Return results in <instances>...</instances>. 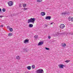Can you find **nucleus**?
<instances>
[{"mask_svg":"<svg viewBox=\"0 0 73 73\" xmlns=\"http://www.w3.org/2000/svg\"><path fill=\"white\" fill-rule=\"evenodd\" d=\"M26 5H27V4H26L25 3L23 5V7H26Z\"/></svg>","mask_w":73,"mask_h":73,"instance_id":"19","label":"nucleus"},{"mask_svg":"<svg viewBox=\"0 0 73 73\" xmlns=\"http://www.w3.org/2000/svg\"><path fill=\"white\" fill-rule=\"evenodd\" d=\"M32 68H33V69L35 68V65H33L32 66Z\"/></svg>","mask_w":73,"mask_h":73,"instance_id":"20","label":"nucleus"},{"mask_svg":"<svg viewBox=\"0 0 73 73\" xmlns=\"http://www.w3.org/2000/svg\"><path fill=\"white\" fill-rule=\"evenodd\" d=\"M62 46H66V44H63L62 45Z\"/></svg>","mask_w":73,"mask_h":73,"instance_id":"23","label":"nucleus"},{"mask_svg":"<svg viewBox=\"0 0 73 73\" xmlns=\"http://www.w3.org/2000/svg\"><path fill=\"white\" fill-rule=\"evenodd\" d=\"M23 51H24V52H27V50L25 48H24L23 49Z\"/></svg>","mask_w":73,"mask_h":73,"instance_id":"22","label":"nucleus"},{"mask_svg":"<svg viewBox=\"0 0 73 73\" xmlns=\"http://www.w3.org/2000/svg\"><path fill=\"white\" fill-rule=\"evenodd\" d=\"M0 17L2 18V17H3V16H2V15H0Z\"/></svg>","mask_w":73,"mask_h":73,"instance_id":"33","label":"nucleus"},{"mask_svg":"<svg viewBox=\"0 0 73 73\" xmlns=\"http://www.w3.org/2000/svg\"><path fill=\"white\" fill-rule=\"evenodd\" d=\"M48 38H49V39H50V36H49L48 37Z\"/></svg>","mask_w":73,"mask_h":73,"instance_id":"34","label":"nucleus"},{"mask_svg":"<svg viewBox=\"0 0 73 73\" xmlns=\"http://www.w3.org/2000/svg\"><path fill=\"white\" fill-rule=\"evenodd\" d=\"M44 42H39L38 44V45H42L43 44Z\"/></svg>","mask_w":73,"mask_h":73,"instance_id":"9","label":"nucleus"},{"mask_svg":"<svg viewBox=\"0 0 73 73\" xmlns=\"http://www.w3.org/2000/svg\"><path fill=\"white\" fill-rule=\"evenodd\" d=\"M20 57H19V60H20Z\"/></svg>","mask_w":73,"mask_h":73,"instance_id":"36","label":"nucleus"},{"mask_svg":"<svg viewBox=\"0 0 73 73\" xmlns=\"http://www.w3.org/2000/svg\"><path fill=\"white\" fill-rule=\"evenodd\" d=\"M50 19H51V17L50 16H47L45 18V19L46 20H50Z\"/></svg>","mask_w":73,"mask_h":73,"instance_id":"5","label":"nucleus"},{"mask_svg":"<svg viewBox=\"0 0 73 73\" xmlns=\"http://www.w3.org/2000/svg\"><path fill=\"white\" fill-rule=\"evenodd\" d=\"M2 11L3 12H5V8H3L2 9Z\"/></svg>","mask_w":73,"mask_h":73,"instance_id":"21","label":"nucleus"},{"mask_svg":"<svg viewBox=\"0 0 73 73\" xmlns=\"http://www.w3.org/2000/svg\"><path fill=\"white\" fill-rule=\"evenodd\" d=\"M10 27L9 26H7V28H10Z\"/></svg>","mask_w":73,"mask_h":73,"instance_id":"32","label":"nucleus"},{"mask_svg":"<svg viewBox=\"0 0 73 73\" xmlns=\"http://www.w3.org/2000/svg\"><path fill=\"white\" fill-rule=\"evenodd\" d=\"M64 27H65V25H64V24H62L60 25V28L63 29V28H64Z\"/></svg>","mask_w":73,"mask_h":73,"instance_id":"6","label":"nucleus"},{"mask_svg":"<svg viewBox=\"0 0 73 73\" xmlns=\"http://www.w3.org/2000/svg\"><path fill=\"white\" fill-rule=\"evenodd\" d=\"M12 36V33H10L8 34V36Z\"/></svg>","mask_w":73,"mask_h":73,"instance_id":"15","label":"nucleus"},{"mask_svg":"<svg viewBox=\"0 0 73 73\" xmlns=\"http://www.w3.org/2000/svg\"><path fill=\"white\" fill-rule=\"evenodd\" d=\"M29 42V40H25L24 41V43H26V42Z\"/></svg>","mask_w":73,"mask_h":73,"instance_id":"12","label":"nucleus"},{"mask_svg":"<svg viewBox=\"0 0 73 73\" xmlns=\"http://www.w3.org/2000/svg\"><path fill=\"white\" fill-rule=\"evenodd\" d=\"M68 20L69 21H70L72 20V17H69L68 18Z\"/></svg>","mask_w":73,"mask_h":73,"instance_id":"14","label":"nucleus"},{"mask_svg":"<svg viewBox=\"0 0 73 73\" xmlns=\"http://www.w3.org/2000/svg\"><path fill=\"white\" fill-rule=\"evenodd\" d=\"M50 25H52V24H53V23H51L50 24Z\"/></svg>","mask_w":73,"mask_h":73,"instance_id":"35","label":"nucleus"},{"mask_svg":"<svg viewBox=\"0 0 73 73\" xmlns=\"http://www.w3.org/2000/svg\"><path fill=\"white\" fill-rule=\"evenodd\" d=\"M58 35H61V34L60 33H58Z\"/></svg>","mask_w":73,"mask_h":73,"instance_id":"30","label":"nucleus"},{"mask_svg":"<svg viewBox=\"0 0 73 73\" xmlns=\"http://www.w3.org/2000/svg\"><path fill=\"white\" fill-rule=\"evenodd\" d=\"M61 15H69V12H64L61 13Z\"/></svg>","mask_w":73,"mask_h":73,"instance_id":"4","label":"nucleus"},{"mask_svg":"<svg viewBox=\"0 0 73 73\" xmlns=\"http://www.w3.org/2000/svg\"><path fill=\"white\" fill-rule=\"evenodd\" d=\"M69 62H70V60H67L65 61V62H66V63H68Z\"/></svg>","mask_w":73,"mask_h":73,"instance_id":"18","label":"nucleus"},{"mask_svg":"<svg viewBox=\"0 0 73 73\" xmlns=\"http://www.w3.org/2000/svg\"><path fill=\"white\" fill-rule=\"evenodd\" d=\"M36 20V19L35 18H31L30 19L28 20V23H32L33 24H34L35 23V21Z\"/></svg>","mask_w":73,"mask_h":73,"instance_id":"1","label":"nucleus"},{"mask_svg":"<svg viewBox=\"0 0 73 73\" xmlns=\"http://www.w3.org/2000/svg\"><path fill=\"white\" fill-rule=\"evenodd\" d=\"M42 0H37V2H38L39 3H40V2H41Z\"/></svg>","mask_w":73,"mask_h":73,"instance_id":"17","label":"nucleus"},{"mask_svg":"<svg viewBox=\"0 0 73 73\" xmlns=\"http://www.w3.org/2000/svg\"><path fill=\"white\" fill-rule=\"evenodd\" d=\"M23 9L24 10H27V9H28V8H24V9Z\"/></svg>","mask_w":73,"mask_h":73,"instance_id":"25","label":"nucleus"},{"mask_svg":"<svg viewBox=\"0 0 73 73\" xmlns=\"http://www.w3.org/2000/svg\"><path fill=\"white\" fill-rule=\"evenodd\" d=\"M16 58L17 59H19V56H18L17 57H16Z\"/></svg>","mask_w":73,"mask_h":73,"instance_id":"28","label":"nucleus"},{"mask_svg":"<svg viewBox=\"0 0 73 73\" xmlns=\"http://www.w3.org/2000/svg\"><path fill=\"white\" fill-rule=\"evenodd\" d=\"M58 66L60 68H63V67L65 66L63 64H60Z\"/></svg>","mask_w":73,"mask_h":73,"instance_id":"8","label":"nucleus"},{"mask_svg":"<svg viewBox=\"0 0 73 73\" xmlns=\"http://www.w3.org/2000/svg\"><path fill=\"white\" fill-rule=\"evenodd\" d=\"M45 48L46 49V50H49V48Z\"/></svg>","mask_w":73,"mask_h":73,"instance_id":"24","label":"nucleus"},{"mask_svg":"<svg viewBox=\"0 0 73 73\" xmlns=\"http://www.w3.org/2000/svg\"><path fill=\"white\" fill-rule=\"evenodd\" d=\"M33 25L32 24H30L29 25V27L30 28H32V27H33Z\"/></svg>","mask_w":73,"mask_h":73,"instance_id":"10","label":"nucleus"},{"mask_svg":"<svg viewBox=\"0 0 73 73\" xmlns=\"http://www.w3.org/2000/svg\"><path fill=\"white\" fill-rule=\"evenodd\" d=\"M1 11H2L1 9V8H0V12H1Z\"/></svg>","mask_w":73,"mask_h":73,"instance_id":"31","label":"nucleus"},{"mask_svg":"<svg viewBox=\"0 0 73 73\" xmlns=\"http://www.w3.org/2000/svg\"><path fill=\"white\" fill-rule=\"evenodd\" d=\"M8 5L10 6V7H11V6H12L13 5V2L12 1H9L8 3Z\"/></svg>","mask_w":73,"mask_h":73,"instance_id":"3","label":"nucleus"},{"mask_svg":"<svg viewBox=\"0 0 73 73\" xmlns=\"http://www.w3.org/2000/svg\"><path fill=\"white\" fill-rule=\"evenodd\" d=\"M37 73H43V70L41 69H39L36 71Z\"/></svg>","mask_w":73,"mask_h":73,"instance_id":"2","label":"nucleus"},{"mask_svg":"<svg viewBox=\"0 0 73 73\" xmlns=\"http://www.w3.org/2000/svg\"><path fill=\"white\" fill-rule=\"evenodd\" d=\"M71 21H73V17L71 18Z\"/></svg>","mask_w":73,"mask_h":73,"instance_id":"29","label":"nucleus"},{"mask_svg":"<svg viewBox=\"0 0 73 73\" xmlns=\"http://www.w3.org/2000/svg\"><path fill=\"white\" fill-rule=\"evenodd\" d=\"M9 30L10 32H13V29L12 28H9Z\"/></svg>","mask_w":73,"mask_h":73,"instance_id":"13","label":"nucleus"},{"mask_svg":"<svg viewBox=\"0 0 73 73\" xmlns=\"http://www.w3.org/2000/svg\"><path fill=\"white\" fill-rule=\"evenodd\" d=\"M40 15L41 16H45V13L44 12H42L41 13Z\"/></svg>","mask_w":73,"mask_h":73,"instance_id":"7","label":"nucleus"},{"mask_svg":"<svg viewBox=\"0 0 73 73\" xmlns=\"http://www.w3.org/2000/svg\"><path fill=\"white\" fill-rule=\"evenodd\" d=\"M1 27H4V25H1V26H0Z\"/></svg>","mask_w":73,"mask_h":73,"instance_id":"27","label":"nucleus"},{"mask_svg":"<svg viewBox=\"0 0 73 73\" xmlns=\"http://www.w3.org/2000/svg\"><path fill=\"white\" fill-rule=\"evenodd\" d=\"M34 37L35 38V39H37L38 38V35H36Z\"/></svg>","mask_w":73,"mask_h":73,"instance_id":"16","label":"nucleus"},{"mask_svg":"<svg viewBox=\"0 0 73 73\" xmlns=\"http://www.w3.org/2000/svg\"><path fill=\"white\" fill-rule=\"evenodd\" d=\"M27 68L28 70H31V66H29L27 67Z\"/></svg>","mask_w":73,"mask_h":73,"instance_id":"11","label":"nucleus"},{"mask_svg":"<svg viewBox=\"0 0 73 73\" xmlns=\"http://www.w3.org/2000/svg\"><path fill=\"white\" fill-rule=\"evenodd\" d=\"M19 7H20V8H21L22 6H21V4L19 5Z\"/></svg>","mask_w":73,"mask_h":73,"instance_id":"26","label":"nucleus"}]
</instances>
